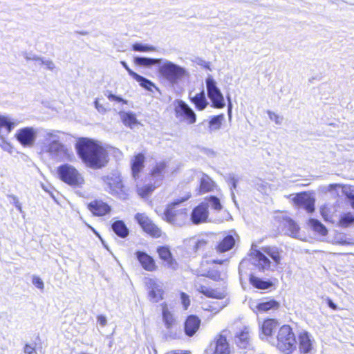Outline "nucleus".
Masks as SVG:
<instances>
[{"instance_id":"nucleus-1","label":"nucleus","mask_w":354,"mask_h":354,"mask_svg":"<svg viewBox=\"0 0 354 354\" xmlns=\"http://www.w3.org/2000/svg\"><path fill=\"white\" fill-rule=\"evenodd\" d=\"M77 153L82 161L92 169H100L108 162L106 151L88 138H82L76 145Z\"/></svg>"},{"instance_id":"nucleus-2","label":"nucleus","mask_w":354,"mask_h":354,"mask_svg":"<svg viewBox=\"0 0 354 354\" xmlns=\"http://www.w3.org/2000/svg\"><path fill=\"white\" fill-rule=\"evenodd\" d=\"M161 59H152L143 57H136L134 62L137 65L149 67L154 65H160L159 72L160 75L171 84H178L183 79L189 75L187 70L169 60Z\"/></svg>"},{"instance_id":"nucleus-3","label":"nucleus","mask_w":354,"mask_h":354,"mask_svg":"<svg viewBox=\"0 0 354 354\" xmlns=\"http://www.w3.org/2000/svg\"><path fill=\"white\" fill-rule=\"evenodd\" d=\"M58 131H45V141L48 143L46 151L51 158L56 160H71L73 153L62 143L59 142Z\"/></svg>"},{"instance_id":"nucleus-4","label":"nucleus","mask_w":354,"mask_h":354,"mask_svg":"<svg viewBox=\"0 0 354 354\" xmlns=\"http://www.w3.org/2000/svg\"><path fill=\"white\" fill-rule=\"evenodd\" d=\"M190 195L181 199H178L170 204H169L162 216V219L167 223L176 225L182 226L185 224L187 221V209L186 208L179 207V205L183 202L188 200Z\"/></svg>"},{"instance_id":"nucleus-5","label":"nucleus","mask_w":354,"mask_h":354,"mask_svg":"<svg viewBox=\"0 0 354 354\" xmlns=\"http://www.w3.org/2000/svg\"><path fill=\"white\" fill-rule=\"evenodd\" d=\"M277 347L285 354L296 351L297 341L292 328L288 325L281 326L277 336Z\"/></svg>"},{"instance_id":"nucleus-6","label":"nucleus","mask_w":354,"mask_h":354,"mask_svg":"<svg viewBox=\"0 0 354 354\" xmlns=\"http://www.w3.org/2000/svg\"><path fill=\"white\" fill-rule=\"evenodd\" d=\"M57 174L60 180L70 186L80 187L84 183L82 174L71 165L64 164L59 166Z\"/></svg>"},{"instance_id":"nucleus-7","label":"nucleus","mask_w":354,"mask_h":354,"mask_svg":"<svg viewBox=\"0 0 354 354\" xmlns=\"http://www.w3.org/2000/svg\"><path fill=\"white\" fill-rule=\"evenodd\" d=\"M106 185V190L112 195L122 200L128 198V189L124 186L120 176L118 174H111L102 178Z\"/></svg>"},{"instance_id":"nucleus-8","label":"nucleus","mask_w":354,"mask_h":354,"mask_svg":"<svg viewBox=\"0 0 354 354\" xmlns=\"http://www.w3.org/2000/svg\"><path fill=\"white\" fill-rule=\"evenodd\" d=\"M176 118L181 122L193 124L196 121V115L191 107L181 100L174 102Z\"/></svg>"},{"instance_id":"nucleus-9","label":"nucleus","mask_w":354,"mask_h":354,"mask_svg":"<svg viewBox=\"0 0 354 354\" xmlns=\"http://www.w3.org/2000/svg\"><path fill=\"white\" fill-rule=\"evenodd\" d=\"M254 245H252L250 260L252 264L259 271L266 272L271 268L272 263L267 255L261 250H257Z\"/></svg>"},{"instance_id":"nucleus-10","label":"nucleus","mask_w":354,"mask_h":354,"mask_svg":"<svg viewBox=\"0 0 354 354\" xmlns=\"http://www.w3.org/2000/svg\"><path fill=\"white\" fill-rule=\"evenodd\" d=\"M206 86L208 97L211 100L213 106L217 109L223 108L225 105L224 97L217 87L215 80L211 77L206 79Z\"/></svg>"},{"instance_id":"nucleus-11","label":"nucleus","mask_w":354,"mask_h":354,"mask_svg":"<svg viewBox=\"0 0 354 354\" xmlns=\"http://www.w3.org/2000/svg\"><path fill=\"white\" fill-rule=\"evenodd\" d=\"M16 125L17 123L10 118L0 115V139L2 140L1 146L3 150L8 151L10 153H12L10 151L12 147L9 143L6 142L5 138Z\"/></svg>"},{"instance_id":"nucleus-12","label":"nucleus","mask_w":354,"mask_h":354,"mask_svg":"<svg viewBox=\"0 0 354 354\" xmlns=\"http://www.w3.org/2000/svg\"><path fill=\"white\" fill-rule=\"evenodd\" d=\"M135 219L142 227L144 232L150 236L158 238L161 236L162 232L156 225L144 213H137Z\"/></svg>"},{"instance_id":"nucleus-13","label":"nucleus","mask_w":354,"mask_h":354,"mask_svg":"<svg viewBox=\"0 0 354 354\" xmlns=\"http://www.w3.org/2000/svg\"><path fill=\"white\" fill-rule=\"evenodd\" d=\"M313 338L307 331H302L298 336L299 354H311L313 346Z\"/></svg>"},{"instance_id":"nucleus-14","label":"nucleus","mask_w":354,"mask_h":354,"mask_svg":"<svg viewBox=\"0 0 354 354\" xmlns=\"http://www.w3.org/2000/svg\"><path fill=\"white\" fill-rule=\"evenodd\" d=\"M207 352L208 354H230V347L226 338L220 335L210 344Z\"/></svg>"},{"instance_id":"nucleus-15","label":"nucleus","mask_w":354,"mask_h":354,"mask_svg":"<svg viewBox=\"0 0 354 354\" xmlns=\"http://www.w3.org/2000/svg\"><path fill=\"white\" fill-rule=\"evenodd\" d=\"M208 214V204L201 203L193 209L191 220L194 224L198 225L207 221Z\"/></svg>"},{"instance_id":"nucleus-16","label":"nucleus","mask_w":354,"mask_h":354,"mask_svg":"<svg viewBox=\"0 0 354 354\" xmlns=\"http://www.w3.org/2000/svg\"><path fill=\"white\" fill-rule=\"evenodd\" d=\"M294 202L309 213L315 210V200L305 193L297 194L294 198Z\"/></svg>"},{"instance_id":"nucleus-17","label":"nucleus","mask_w":354,"mask_h":354,"mask_svg":"<svg viewBox=\"0 0 354 354\" xmlns=\"http://www.w3.org/2000/svg\"><path fill=\"white\" fill-rule=\"evenodd\" d=\"M281 225L286 234L298 238L299 227L293 220L288 217H283L281 221Z\"/></svg>"},{"instance_id":"nucleus-18","label":"nucleus","mask_w":354,"mask_h":354,"mask_svg":"<svg viewBox=\"0 0 354 354\" xmlns=\"http://www.w3.org/2000/svg\"><path fill=\"white\" fill-rule=\"evenodd\" d=\"M88 209L95 216H102L111 211L110 206L102 201H94L88 205Z\"/></svg>"},{"instance_id":"nucleus-19","label":"nucleus","mask_w":354,"mask_h":354,"mask_svg":"<svg viewBox=\"0 0 354 354\" xmlns=\"http://www.w3.org/2000/svg\"><path fill=\"white\" fill-rule=\"evenodd\" d=\"M201 324L199 318L194 315L189 316L184 325L185 333L189 336L192 337L198 330Z\"/></svg>"},{"instance_id":"nucleus-20","label":"nucleus","mask_w":354,"mask_h":354,"mask_svg":"<svg viewBox=\"0 0 354 354\" xmlns=\"http://www.w3.org/2000/svg\"><path fill=\"white\" fill-rule=\"evenodd\" d=\"M224 120L225 115L223 114H219L218 115L212 117L210 120L208 122L204 120L203 122H201L198 126H205L206 124H207V131L212 133V132L218 131L221 129Z\"/></svg>"},{"instance_id":"nucleus-21","label":"nucleus","mask_w":354,"mask_h":354,"mask_svg":"<svg viewBox=\"0 0 354 354\" xmlns=\"http://www.w3.org/2000/svg\"><path fill=\"white\" fill-rule=\"evenodd\" d=\"M136 256L145 270L150 272L156 270V266L154 260L147 253L138 251L136 253Z\"/></svg>"},{"instance_id":"nucleus-22","label":"nucleus","mask_w":354,"mask_h":354,"mask_svg":"<svg viewBox=\"0 0 354 354\" xmlns=\"http://www.w3.org/2000/svg\"><path fill=\"white\" fill-rule=\"evenodd\" d=\"M145 157L142 153H138L131 160V173L133 179L139 178V174L144 167Z\"/></svg>"},{"instance_id":"nucleus-23","label":"nucleus","mask_w":354,"mask_h":354,"mask_svg":"<svg viewBox=\"0 0 354 354\" xmlns=\"http://www.w3.org/2000/svg\"><path fill=\"white\" fill-rule=\"evenodd\" d=\"M262 251L270 257L274 261V266L280 264L281 259L282 250L277 247H264L261 248Z\"/></svg>"},{"instance_id":"nucleus-24","label":"nucleus","mask_w":354,"mask_h":354,"mask_svg":"<svg viewBox=\"0 0 354 354\" xmlns=\"http://www.w3.org/2000/svg\"><path fill=\"white\" fill-rule=\"evenodd\" d=\"M37 133V129L32 127L24 128V147H30L34 145Z\"/></svg>"},{"instance_id":"nucleus-25","label":"nucleus","mask_w":354,"mask_h":354,"mask_svg":"<svg viewBox=\"0 0 354 354\" xmlns=\"http://www.w3.org/2000/svg\"><path fill=\"white\" fill-rule=\"evenodd\" d=\"M279 326L277 320L268 319L265 320L261 326L262 334L266 337H271Z\"/></svg>"},{"instance_id":"nucleus-26","label":"nucleus","mask_w":354,"mask_h":354,"mask_svg":"<svg viewBox=\"0 0 354 354\" xmlns=\"http://www.w3.org/2000/svg\"><path fill=\"white\" fill-rule=\"evenodd\" d=\"M185 244L192 248L194 252L204 250L207 245V241L204 239L190 238L185 241Z\"/></svg>"},{"instance_id":"nucleus-27","label":"nucleus","mask_w":354,"mask_h":354,"mask_svg":"<svg viewBox=\"0 0 354 354\" xmlns=\"http://www.w3.org/2000/svg\"><path fill=\"white\" fill-rule=\"evenodd\" d=\"M149 285L151 290L149 292V296L153 301L158 302L162 298L163 291L162 288L152 280H150Z\"/></svg>"},{"instance_id":"nucleus-28","label":"nucleus","mask_w":354,"mask_h":354,"mask_svg":"<svg viewBox=\"0 0 354 354\" xmlns=\"http://www.w3.org/2000/svg\"><path fill=\"white\" fill-rule=\"evenodd\" d=\"M250 342V331L249 328L245 327L235 337V342L237 346L241 348H245L249 344Z\"/></svg>"},{"instance_id":"nucleus-29","label":"nucleus","mask_w":354,"mask_h":354,"mask_svg":"<svg viewBox=\"0 0 354 354\" xmlns=\"http://www.w3.org/2000/svg\"><path fill=\"white\" fill-rule=\"evenodd\" d=\"M189 98L191 99L192 102L195 104L196 107L200 111L204 110L206 108L207 105L208 104V102L205 97L204 90H203L199 93L196 94L193 97L191 96L190 93Z\"/></svg>"},{"instance_id":"nucleus-30","label":"nucleus","mask_w":354,"mask_h":354,"mask_svg":"<svg viewBox=\"0 0 354 354\" xmlns=\"http://www.w3.org/2000/svg\"><path fill=\"white\" fill-rule=\"evenodd\" d=\"M26 59L28 60H35L39 65H44L46 68L53 71L55 69V64L51 59H46L44 57H38L35 55H26Z\"/></svg>"},{"instance_id":"nucleus-31","label":"nucleus","mask_w":354,"mask_h":354,"mask_svg":"<svg viewBox=\"0 0 354 354\" xmlns=\"http://www.w3.org/2000/svg\"><path fill=\"white\" fill-rule=\"evenodd\" d=\"M119 115L123 124L130 128L138 123L136 115L132 112L120 111Z\"/></svg>"},{"instance_id":"nucleus-32","label":"nucleus","mask_w":354,"mask_h":354,"mask_svg":"<svg viewBox=\"0 0 354 354\" xmlns=\"http://www.w3.org/2000/svg\"><path fill=\"white\" fill-rule=\"evenodd\" d=\"M234 244L235 240L233 236L227 235L218 245L216 250L218 252H225L232 249Z\"/></svg>"},{"instance_id":"nucleus-33","label":"nucleus","mask_w":354,"mask_h":354,"mask_svg":"<svg viewBox=\"0 0 354 354\" xmlns=\"http://www.w3.org/2000/svg\"><path fill=\"white\" fill-rule=\"evenodd\" d=\"M162 319L165 327L169 330V332H170L175 323V319L173 314L169 310L166 305L162 306Z\"/></svg>"},{"instance_id":"nucleus-34","label":"nucleus","mask_w":354,"mask_h":354,"mask_svg":"<svg viewBox=\"0 0 354 354\" xmlns=\"http://www.w3.org/2000/svg\"><path fill=\"white\" fill-rule=\"evenodd\" d=\"M113 232L119 236L125 238L129 234V230L124 223L122 221H117L112 224Z\"/></svg>"},{"instance_id":"nucleus-35","label":"nucleus","mask_w":354,"mask_h":354,"mask_svg":"<svg viewBox=\"0 0 354 354\" xmlns=\"http://www.w3.org/2000/svg\"><path fill=\"white\" fill-rule=\"evenodd\" d=\"M213 187L214 182L212 179L207 175L203 174L201 178L200 192L202 193L210 192Z\"/></svg>"},{"instance_id":"nucleus-36","label":"nucleus","mask_w":354,"mask_h":354,"mask_svg":"<svg viewBox=\"0 0 354 354\" xmlns=\"http://www.w3.org/2000/svg\"><path fill=\"white\" fill-rule=\"evenodd\" d=\"M167 165L165 162H160L156 163L155 167L151 170V176L153 178H156L157 180L160 181L163 178V172Z\"/></svg>"},{"instance_id":"nucleus-37","label":"nucleus","mask_w":354,"mask_h":354,"mask_svg":"<svg viewBox=\"0 0 354 354\" xmlns=\"http://www.w3.org/2000/svg\"><path fill=\"white\" fill-rule=\"evenodd\" d=\"M278 307L279 303L274 300L259 303L254 306L255 309L261 312H266L270 309H275Z\"/></svg>"},{"instance_id":"nucleus-38","label":"nucleus","mask_w":354,"mask_h":354,"mask_svg":"<svg viewBox=\"0 0 354 354\" xmlns=\"http://www.w3.org/2000/svg\"><path fill=\"white\" fill-rule=\"evenodd\" d=\"M158 253L160 259L167 262L171 267H174V261L171 258L170 250L167 247H160L158 249Z\"/></svg>"},{"instance_id":"nucleus-39","label":"nucleus","mask_w":354,"mask_h":354,"mask_svg":"<svg viewBox=\"0 0 354 354\" xmlns=\"http://www.w3.org/2000/svg\"><path fill=\"white\" fill-rule=\"evenodd\" d=\"M309 225L313 228V230L315 232L319 233L322 236H324L327 234V230L326 227L317 219H310Z\"/></svg>"},{"instance_id":"nucleus-40","label":"nucleus","mask_w":354,"mask_h":354,"mask_svg":"<svg viewBox=\"0 0 354 354\" xmlns=\"http://www.w3.org/2000/svg\"><path fill=\"white\" fill-rule=\"evenodd\" d=\"M250 283L257 288L266 290L271 287L272 283L270 281H263L262 279L251 276L250 279Z\"/></svg>"},{"instance_id":"nucleus-41","label":"nucleus","mask_w":354,"mask_h":354,"mask_svg":"<svg viewBox=\"0 0 354 354\" xmlns=\"http://www.w3.org/2000/svg\"><path fill=\"white\" fill-rule=\"evenodd\" d=\"M207 203H205V204H208V207L214 209L216 211H221L223 208V206L220 202V200L214 196H212L207 199Z\"/></svg>"},{"instance_id":"nucleus-42","label":"nucleus","mask_w":354,"mask_h":354,"mask_svg":"<svg viewBox=\"0 0 354 354\" xmlns=\"http://www.w3.org/2000/svg\"><path fill=\"white\" fill-rule=\"evenodd\" d=\"M134 51L138 52H153L156 50V48L153 46L136 43L132 46Z\"/></svg>"},{"instance_id":"nucleus-43","label":"nucleus","mask_w":354,"mask_h":354,"mask_svg":"<svg viewBox=\"0 0 354 354\" xmlns=\"http://www.w3.org/2000/svg\"><path fill=\"white\" fill-rule=\"evenodd\" d=\"M135 80L140 83V86L149 91H151V87L154 86V85L151 81L140 75H135Z\"/></svg>"},{"instance_id":"nucleus-44","label":"nucleus","mask_w":354,"mask_h":354,"mask_svg":"<svg viewBox=\"0 0 354 354\" xmlns=\"http://www.w3.org/2000/svg\"><path fill=\"white\" fill-rule=\"evenodd\" d=\"M340 225L343 227H347L354 223V216L351 213L344 214L339 221Z\"/></svg>"},{"instance_id":"nucleus-45","label":"nucleus","mask_w":354,"mask_h":354,"mask_svg":"<svg viewBox=\"0 0 354 354\" xmlns=\"http://www.w3.org/2000/svg\"><path fill=\"white\" fill-rule=\"evenodd\" d=\"M154 188L155 186L152 185H147L142 187H138L137 192L140 196L145 197L151 193Z\"/></svg>"},{"instance_id":"nucleus-46","label":"nucleus","mask_w":354,"mask_h":354,"mask_svg":"<svg viewBox=\"0 0 354 354\" xmlns=\"http://www.w3.org/2000/svg\"><path fill=\"white\" fill-rule=\"evenodd\" d=\"M196 289L199 292L203 294L206 297H212V288L200 284L196 286Z\"/></svg>"},{"instance_id":"nucleus-47","label":"nucleus","mask_w":354,"mask_h":354,"mask_svg":"<svg viewBox=\"0 0 354 354\" xmlns=\"http://www.w3.org/2000/svg\"><path fill=\"white\" fill-rule=\"evenodd\" d=\"M344 192L349 199L352 207L354 208V189H351V187L345 188Z\"/></svg>"},{"instance_id":"nucleus-48","label":"nucleus","mask_w":354,"mask_h":354,"mask_svg":"<svg viewBox=\"0 0 354 354\" xmlns=\"http://www.w3.org/2000/svg\"><path fill=\"white\" fill-rule=\"evenodd\" d=\"M226 295V292L224 290L220 289H212V297L221 299H223Z\"/></svg>"},{"instance_id":"nucleus-49","label":"nucleus","mask_w":354,"mask_h":354,"mask_svg":"<svg viewBox=\"0 0 354 354\" xmlns=\"http://www.w3.org/2000/svg\"><path fill=\"white\" fill-rule=\"evenodd\" d=\"M268 115L269 118L274 121L277 124H281L282 123L283 118L279 115L272 112L271 111H268Z\"/></svg>"},{"instance_id":"nucleus-50","label":"nucleus","mask_w":354,"mask_h":354,"mask_svg":"<svg viewBox=\"0 0 354 354\" xmlns=\"http://www.w3.org/2000/svg\"><path fill=\"white\" fill-rule=\"evenodd\" d=\"M32 284L40 290H44V284L41 278L37 276H34L32 279Z\"/></svg>"},{"instance_id":"nucleus-51","label":"nucleus","mask_w":354,"mask_h":354,"mask_svg":"<svg viewBox=\"0 0 354 354\" xmlns=\"http://www.w3.org/2000/svg\"><path fill=\"white\" fill-rule=\"evenodd\" d=\"M180 298H181L182 304H183L185 309H187L190 304V300H189V295H187L185 292H181Z\"/></svg>"},{"instance_id":"nucleus-52","label":"nucleus","mask_w":354,"mask_h":354,"mask_svg":"<svg viewBox=\"0 0 354 354\" xmlns=\"http://www.w3.org/2000/svg\"><path fill=\"white\" fill-rule=\"evenodd\" d=\"M24 353L25 354H37L34 346L26 344L24 348Z\"/></svg>"},{"instance_id":"nucleus-53","label":"nucleus","mask_w":354,"mask_h":354,"mask_svg":"<svg viewBox=\"0 0 354 354\" xmlns=\"http://www.w3.org/2000/svg\"><path fill=\"white\" fill-rule=\"evenodd\" d=\"M257 189L261 192H266L268 187V184L266 182H261L257 185Z\"/></svg>"},{"instance_id":"nucleus-54","label":"nucleus","mask_w":354,"mask_h":354,"mask_svg":"<svg viewBox=\"0 0 354 354\" xmlns=\"http://www.w3.org/2000/svg\"><path fill=\"white\" fill-rule=\"evenodd\" d=\"M121 64L124 66V68L128 71L129 74L133 77V78H136V76L135 75H138L136 73H135L134 71H133L132 70H131L129 68V67L128 66L127 64L124 62V61H122L121 62Z\"/></svg>"},{"instance_id":"nucleus-55","label":"nucleus","mask_w":354,"mask_h":354,"mask_svg":"<svg viewBox=\"0 0 354 354\" xmlns=\"http://www.w3.org/2000/svg\"><path fill=\"white\" fill-rule=\"evenodd\" d=\"M97 320L101 326H105L107 324L106 318L104 315H98L97 317Z\"/></svg>"},{"instance_id":"nucleus-56","label":"nucleus","mask_w":354,"mask_h":354,"mask_svg":"<svg viewBox=\"0 0 354 354\" xmlns=\"http://www.w3.org/2000/svg\"><path fill=\"white\" fill-rule=\"evenodd\" d=\"M95 108L97 109V110L99 112H100V113H104L105 112L106 110H105L104 107L98 102L97 100H96L95 101Z\"/></svg>"},{"instance_id":"nucleus-57","label":"nucleus","mask_w":354,"mask_h":354,"mask_svg":"<svg viewBox=\"0 0 354 354\" xmlns=\"http://www.w3.org/2000/svg\"><path fill=\"white\" fill-rule=\"evenodd\" d=\"M12 203H13L15 205L16 207H17L18 209L20 212H21L22 209H21V204H20L19 201L14 196L12 197Z\"/></svg>"},{"instance_id":"nucleus-58","label":"nucleus","mask_w":354,"mask_h":354,"mask_svg":"<svg viewBox=\"0 0 354 354\" xmlns=\"http://www.w3.org/2000/svg\"><path fill=\"white\" fill-rule=\"evenodd\" d=\"M16 138L19 142L22 145V129L18 130Z\"/></svg>"},{"instance_id":"nucleus-59","label":"nucleus","mask_w":354,"mask_h":354,"mask_svg":"<svg viewBox=\"0 0 354 354\" xmlns=\"http://www.w3.org/2000/svg\"><path fill=\"white\" fill-rule=\"evenodd\" d=\"M328 304L332 309H337V306L331 300H328Z\"/></svg>"},{"instance_id":"nucleus-60","label":"nucleus","mask_w":354,"mask_h":354,"mask_svg":"<svg viewBox=\"0 0 354 354\" xmlns=\"http://www.w3.org/2000/svg\"><path fill=\"white\" fill-rule=\"evenodd\" d=\"M115 101H117V102H122L124 104H127V101L122 99V97H119V96H117L116 95V98H115Z\"/></svg>"},{"instance_id":"nucleus-61","label":"nucleus","mask_w":354,"mask_h":354,"mask_svg":"<svg viewBox=\"0 0 354 354\" xmlns=\"http://www.w3.org/2000/svg\"><path fill=\"white\" fill-rule=\"evenodd\" d=\"M227 99L229 100V104H228V114L230 116L231 115V112H232V104H231V102H230V97H227Z\"/></svg>"},{"instance_id":"nucleus-62","label":"nucleus","mask_w":354,"mask_h":354,"mask_svg":"<svg viewBox=\"0 0 354 354\" xmlns=\"http://www.w3.org/2000/svg\"><path fill=\"white\" fill-rule=\"evenodd\" d=\"M115 98H116V95H113V94H109L108 95V99L109 100H111V101H115Z\"/></svg>"},{"instance_id":"nucleus-63","label":"nucleus","mask_w":354,"mask_h":354,"mask_svg":"<svg viewBox=\"0 0 354 354\" xmlns=\"http://www.w3.org/2000/svg\"><path fill=\"white\" fill-rule=\"evenodd\" d=\"M224 307V305L219 306L218 307H215L213 308L212 310H216V313L219 312Z\"/></svg>"},{"instance_id":"nucleus-64","label":"nucleus","mask_w":354,"mask_h":354,"mask_svg":"<svg viewBox=\"0 0 354 354\" xmlns=\"http://www.w3.org/2000/svg\"><path fill=\"white\" fill-rule=\"evenodd\" d=\"M245 263V260H243L240 264H239V272H241V268L242 267H243L244 264Z\"/></svg>"}]
</instances>
